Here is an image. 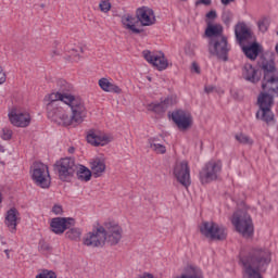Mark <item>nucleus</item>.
<instances>
[{"instance_id":"obj_30","label":"nucleus","mask_w":278,"mask_h":278,"mask_svg":"<svg viewBox=\"0 0 278 278\" xmlns=\"http://www.w3.org/2000/svg\"><path fill=\"white\" fill-rule=\"evenodd\" d=\"M235 139L239 144H245L247 147H253L254 140L244 132H239L235 136Z\"/></svg>"},{"instance_id":"obj_37","label":"nucleus","mask_w":278,"mask_h":278,"mask_svg":"<svg viewBox=\"0 0 278 278\" xmlns=\"http://www.w3.org/2000/svg\"><path fill=\"white\" fill-rule=\"evenodd\" d=\"M36 278H58V275L53 270L43 269L36 276Z\"/></svg>"},{"instance_id":"obj_53","label":"nucleus","mask_w":278,"mask_h":278,"mask_svg":"<svg viewBox=\"0 0 278 278\" xmlns=\"http://www.w3.org/2000/svg\"><path fill=\"white\" fill-rule=\"evenodd\" d=\"M0 151L3 153L5 150L3 149V147H0Z\"/></svg>"},{"instance_id":"obj_28","label":"nucleus","mask_w":278,"mask_h":278,"mask_svg":"<svg viewBox=\"0 0 278 278\" xmlns=\"http://www.w3.org/2000/svg\"><path fill=\"white\" fill-rule=\"evenodd\" d=\"M76 177L79 181L88 182L92 179V170L85 165H79L76 172Z\"/></svg>"},{"instance_id":"obj_17","label":"nucleus","mask_w":278,"mask_h":278,"mask_svg":"<svg viewBox=\"0 0 278 278\" xmlns=\"http://www.w3.org/2000/svg\"><path fill=\"white\" fill-rule=\"evenodd\" d=\"M136 17L141 27H151L157 23L155 11L149 7H140L136 10Z\"/></svg>"},{"instance_id":"obj_21","label":"nucleus","mask_w":278,"mask_h":278,"mask_svg":"<svg viewBox=\"0 0 278 278\" xmlns=\"http://www.w3.org/2000/svg\"><path fill=\"white\" fill-rule=\"evenodd\" d=\"M18 223H21V213L16 207H12L7 211L4 216V225L10 231V233H16V227H18Z\"/></svg>"},{"instance_id":"obj_24","label":"nucleus","mask_w":278,"mask_h":278,"mask_svg":"<svg viewBox=\"0 0 278 278\" xmlns=\"http://www.w3.org/2000/svg\"><path fill=\"white\" fill-rule=\"evenodd\" d=\"M262 89L267 92V94H271V97H278V78L275 75L265 74Z\"/></svg>"},{"instance_id":"obj_19","label":"nucleus","mask_w":278,"mask_h":278,"mask_svg":"<svg viewBox=\"0 0 278 278\" xmlns=\"http://www.w3.org/2000/svg\"><path fill=\"white\" fill-rule=\"evenodd\" d=\"M105 242V229L102 226L92 232H88L84 238L85 247H103Z\"/></svg>"},{"instance_id":"obj_45","label":"nucleus","mask_w":278,"mask_h":278,"mask_svg":"<svg viewBox=\"0 0 278 278\" xmlns=\"http://www.w3.org/2000/svg\"><path fill=\"white\" fill-rule=\"evenodd\" d=\"M223 22L225 23V25H229V23H231V13H224L223 16Z\"/></svg>"},{"instance_id":"obj_20","label":"nucleus","mask_w":278,"mask_h":278,"mask_svg":"<svg viewBox=\"0 0 278 278\" xmlns=\"http://www.w3.org/2000/svg\"><path fill=\"white\" fill-rule=\"evenodd\" d=\"M122 27L130 34H142V28H140V22L138 17L132 13H125L121 16Z\"/></svg>"},{"instance_id":"obj_33","label":"nucleus","mask_w":278,"mask_h":278,"mask_svg":"<svg viewBox=\"0 0 278 278\" xmlns=\"http://www.w3.org/2000/svg\"><path fill=\"white\" fill-rule=\"evenodd\" d=\"M65 59L68 62H79V60H81V55L79 54V51L72 49L67 51V53L65 54Z\"/></svg>"},{"instance_id":"obj_48","label":"nucleus","mask_w":278,"mask_h":278,"mask_svg":"<svg viewBox=\"0 0 278 278\" xmlns=\"http://www.w3.org/2000/svg\"><path fill=\"white\" fill-rule=\"evenodd\" d=\"M216 16H217V15H216V11H210V12L206 14V17H207V18H213V20H214V18H216Z\"/></svg>"},{"instance_id":"obj_2","label":"nucleus","mask_w":278,"mask_h":278,"mask_svg":"<svg viewBox=\"0 0 278 278\" xmlns=\"http://www.w3.org/2000/svg\"><path fill=\"white\" fill-rule=\"evenodd\" d=\"M243 266V278H262V270L273 262V252L266 248H253L240 260Z\"/></svg>"},{"instance_id":"obj_6","label":"nucleus","mask_w":278,"mask_h":278,"mask_svg":"<svg viewBox=\"0 0 278 278\" xmlns=\"http://www.w3.org/2000/svg\"><path fill=\"white\" fill-rule=\"evenodd\" d=\"M54 170L58 173L59 179L61 181H72L77 173V165L75 164V159L63 157L55 162Z\"/></svg>"},{"instance_id":"obj_52","label":"nucleus","mask_w":278,"mask_h":278,"mask_svg":"<svg viewBox=\"0 0 278 278\" xmlns=\"http://www.w3.org/2000/svg\"><path fill=\"white\" fill-rule=\"evenodd\" d=\"M236 0H220L223 5H229V3H233Z\"/></svg>"},{"instance_id":"obj_3","label":"nucleus","mask_w":278,"mask_h":278,"mask_svg":"<svg viewBox=\"0 0 278 278\" xmlns=\"http://www.w3.org/2000/svg\"><path fill=\"white\" fill-rule=\"evenodd\" d=\"M235 36L242 47L244 55L252 61L257 60L262 48L257 42H253V34L251 29L244 23H239L235 27ZM247 42H252L250 46H247Z\"/></svg>"},{"instance_id":"obj_49","label":"nucleus","mask_w":278,"mask_h":278,"mask_svg":"<svg viewBox=\"0 0 278 278\" xmlns=\"http://www.w3.org/2000/svg\"><path fill=\"white\" fill-rule=\"evenodd\" d=\"M52 58H55L56 55H61L60 49H54L51 52Z\"/></svg>"},{"instance_id":"obj_54","label":"nucleus","mask_w":278,"mask_h":278,"mask_svg":"<svg viewBox=\"0 0 278 278\" xmlns=\"http://www.w3.org/2000/svg\"><path fill=\"white\" fill-rule=\"evenodd\" d=\"M5 253H8V250H5Z\"/></svg>"},{"instance_id":"obj_9","label":"nucleus","mask_w":278,"mask_h":278,"mask_svg":"<svg viewBox=\"0 0 278 278\" xmlns=\"http://www.w3.org/2000/svg\"><path fill=\"white\" fill-rule=\"evenodd\" d=\"M220 170H223V164L219 161H208L199 173V179L202 186L216 181L218 175H220Z\"/></svg>"},{"instance_id":"obj_34","label":"nucleus","mask_w":278,"mask_h":278,"mask_svg":"<svg viewBox=\"0 0 278 278\" xmlns=\"http://www.w3.org/2000/svg\"><path fill=\"white\" fill-rule=\"evenodd\" d=\"M99 10L103 14L110 13V10H112V0H100Z\"/></svg>"},{"instance_id":"obj_16","label":"nucleus","mask_w":278,"mask_h":278,"mask_svg":"<svg viewBox=\"0 0 278 278\" xmlns=\"http://www.w3.org/2000/svg\"><path fill=\"white\" fill-rule=\"evenodd\" d=\"M176 179L182 188L188 190L189 186H192V178L190 177V165L188 161H180L176 165Z\"/></svg>"},{"instance_id":"obj_41","label":"nucleus","mask_w":278,"mask_h":278,"mask_svg":"<svg viewBox=\"0 0 278 278\" xmlns=\"http://www.w3.org/2000/svg\"><path fill=\"white\" fill-rule=\"evenodd\" d=\"M197 49V46L194 43H187L185 47V53L189 56L194 55V51Z\"/></svg>"},{"instance_id":"obj_36","label":"nucleus","mask_w":278,"mask_h":278,"mask_svg":"<svg viewBox=\"0 0 278 278\" xmlns=\"http://www.w3.org/2000/svg\"><path fill=\"white\" fill-rule=\"evenodd\" d=\"M189 269L191 270V273H193V274H190V275H188V274H182L181 276H180V278H203V274H201L200 271H199V269H197V268H194V267H189Z\"/></svg>"},{"instance_id":"obj_44","label":"nucleus","mask_w":278,"mask_h":278,"mask_svg":"<svg viewBox=\"0 0 278 278\" xmlns=\"http://www.w3.org/2000/svg\"><path fill=\"white\" fill-rule=\"evenodd\" d=\"M191 73H197V75H201V67L197 62L191 64Z\"/></svg>"},{"instance_id":"obj_1","label":"nucleus","mask_w":278,"mask_h":278,"mask_svg":"<svg viewBox=\"0 0 278 278\" xmlns=\"http://www.w3.org/2000/svg\"><path fill=\"white\" fill-rule=\"evenodd\" d=\"M58 91H52L43 98L46 105V112L49 121L61 125L62 127H70L71 125V112L62 106L64 99L67 97V92L73 91V85L68 84L64 79L56 81ZM62 101V103H60Z\"/></svg>"},{"instance_id":"obj_50","label":"nucleus","mask_w":278,"mask_h":278,"mask_svg":"<svg viewBox=\"0 0 278 278\" xmlns=\"http://www.w3.org/2000/svg\"><path fill=\"white\" fill-rule=\"evenodd\" d=\"M168 118H169V121H172L173 123H175V112H169V113H168Z\"/></svg>"},{"instance_id":"obj_38","label":"nucleus","mask_w":278,"mask_h":278,"mask_svg":"<svg viewBox=\"0 0 278 278\" xmlns=\"http://www.w3.org/2000/svg\"><path fill=\"white\" fill-rule=\"evenodd\" d=\"M268 25H269V22L267 17H263L257 22V27L260 31H262L263 34L268 31Z\"/></svg>"},{"instance_id":"obj_12","label":"nucleus","mask_w":278,"mask_h":278,"mask_svg":"<svg viewBox=\"0 0 278 278\" xmlns=\"http://www.w3.org/2000/svg\"><path fill=\"white\" fill-rule=\"evenodd\" d=\"M200 231L202 236L211 240H225L227 238V229L214 222H203Z\"/></svg>"},{"instance_id":"obj_13","label":"nucleus","mask_w":278,"mask_h":278,"mask_svg":"<svg viewBox=\"0 0 278 278\" xmlns=\"http://www.w3.org/2000/svg\"><path fill=\"white\" fill-rule=\"evenodd\" d=\"M208 51L212 55H216L218 60L227 62V60H229V58L227 56L229 53L227 37L212 38L210 41Z\"/></svg>"},{"instance_id":"obj_40","label":"nucleus","mask_w":278,"mask_h":278,"mask_svg":"<svg viewBox=\"0 0 278 278\" xmlns=\"http://www.w3.org/2000/svg\"><path fill=\"white\" fill-rule=\"evenodd\" d=\"M52 214H54L55 216H62V214H64V207L62 206V204H54L52 206L51 210Z\"/></svg>"},{"instance_id":"obj_35","label":"nucleus","mask_w":278,"mask_h":278,"mask_svg":"<svg viewBox=\"0 0 278 278\" xmlns=\"http://www.w3.org/2000/svg\"><path fill=\"white\" fill-rule=\"evenodd\" d=\"M65 236L70 240H79V238H81V230L79 228H72L66 232Z\"/></svg>"},{"instance_id":"obj_15","label":"nucleus","mask_w":278,"mask_h":278,"mask_svg":"<svg viewBox=\"0 0 278 278\" xmlns=\"http://www.w3.org/2000/svg\"><path fill=\"white\" fill-rule=\"evenodd\" d=\"M175 125L181 134L190 131V129H192V125H194L192 114L185 110H177L175 112Z\"/></svg>"},{"instance_id":"obj_32","label":"nucleus","mask_w":278,"mask_h":278,"mask_svg":"<svg viewBox=\"0 0 278 278\" xmlns=\"http://www.w3.org/2000/svg\"><path fill=\"white\" fill-rule=\"evenodd\" d=\"M262 68L264 71V76L265 75H273V72L276 71L275 68V61L269 60V61H263L262 62Z\"/></svg>"},{"instance_id":"obj_14","label":"nucleus","mask_w":278,"mask_h":278,"mask_svg":"<svg viewBox=\"0 0 278 278\" xmlns=\"http://www.w3.org/2000/svg\"><path fill=\"white\" fill-rule=\"evenodd\" d=\"M86 138L91 147H108L114 140L112 135L96 129L89 130Z\"/></svg>"},{"instance_id":"obj_31","label":"nucleus","mask_w":278,"mask_h":278,"mask_svg":"<svg viewBox=\"0 0 278 278\" xmlns=\"http://www.w3.org/2000/svg\"><path fill=\"white\" fill-rule=\"evenodd\" d=\"M147 110L149 112H154V114H159V115H162L165 113L164 111V105L162 104V102H152V103H149L147 105Z\"/></svg>"},{"instance_id":"obj_23","label":"nucleus","mask_w":278,"mask_h":278,"mask_svg":"<svg viewBox=\"0 0 278 278\" xmlns=\"http://www.w3.org/2000/svg\"><path fill=\"white\" fill-rule=\"evenodd\" d=\"M73 223L72 218L66 217H54L50 222V228L53 233L56 236H62L70 225Z\"/></svg>"},{"instance_id":"obj_51","label":"nucleus","mask_w":278,"mask_h":278,"mask_svg":"<svg viewBox=\"0 0 278 278\" xmlns=\"http://www.w3.org/2000/svg\"><path fill=\"white\" fill-rule=\"evenodd\" d=\"M139 278H155V277H153L152 274H150V273H144Z\"/></svg>"},{"instance_id":"obj_26","label":"nucleus","mask_w":278,"mask_h":278,"mask_svg":"<svg viewBox=\"0 0 278 278\" xmlns=\"http://www.w3.org/2000/svg\"><path fill=\"white\" fill-rule=\"evenodd\" d=\"M98 85L103 92H112L113 94H121L123 92V89L112 78L102 77L99 79Z\"/></svg>"},{"instance_id":"obj_5","label":"nucleus","mask_w":278,"mask_h":278,"mask_svg":"<svg viewBox=\"0 0 278 278\" xmlns=\"http://www.w3.org/2000/svg\"><path fill=\"white\" fill-rule=\"evenodd\" d=\"M64 103L71 108L72 114H70V125H81L87 114L84 101L79 98H75L71 91H67V97L64 99Z\"/></svg>"},{"instance_id":"obj_7","label":"nucleus","mask_w":278,"mask_h":278,"mask_svg":"<svg viewBox=\"0 0 278 278\" xmlns=\"http://www.w3.org/2000/svg\"><path fill=\"white\" fill-rule=\"evenodd\" d=\"M31 179L39 188H50L51 174H49V166L45 163H34L30 170Z\"/></svg>"},{"instance_id":"obj_55","label":"nucleus","mask_w":278,"mask_h":278,"mask_svg":"<svg viewBox=\"0 0 278 278\" xmlns=\"http://www.w3.org/2000/svg\"><path fill=\"white\" fill-rule=\"evenodd\" d=\"M180 1H187V0H180Z\"/></svg>"},{"instance_id":"obj_10","label":"nucleus","mask_w":278,"mask_h":278,"mask_svg":"<svg viewBox=\"0 0 278 278\" xmlns=\"http://www.w3.org/2000/svg\"><path fill=\"white\" fill-rule=\"evenodd\" d=\"M102 228L105 233V242L112 247L118 244L123 240V227L116 220L109 219L104 222Z\"/></svg>"},{"instance_id":"obj_8","label":"nucleus","mask_w":278,"mask_h":278,"mask_svg":"<svg viewBox=\"0 0 278 278\" xmlns=\"http://www.w3.org/2000/svg\"><path fill=\"white\" fill-rule=\"evenodd\" d=\"M257 103L260 111L256 113V118H261V121H264L265 123H270V121L275 118L273 111H270V108H273V104L275 103L274 96L266 91L262 92L258 94Z\"/></svg>"},{"instance_id":"obj_27","label":"nucleus","mask_w":278,"mask_h":278,"mask_svg":"<svg viewBox=\"0 0 278 278\" xmlns=\"http://www.w3.org/2000/svg\"><path fill=\"white\" fill-rule=\"evenodd\" d=\"M205 36L211 39L223 37V26L220 24H208L207 28L205 29Z\"/></svg>"},{"instance_id":"obj_46","label":"nucleus","mask_w":278,"mask_h":278,"mask_svg":"<svg viewBox=\"0 0 278 278\" xmlns=\"http://www.w3.org/2000/svg\"><path fill=\"white\" fill-rule=\"evenodd\" d=\"M195 5H212V0H198Z\"/></svg>"},{"instance_id":"obj_42","label":"nucleus","mask_w":278,"mask_h":278,"mask_svg":"<svg viewBox=\"0 0 278 278\" xmlns=\"http://www.w3.org/2000/svg\"><path fill=\"white\" fill-rule=\"evenodd\" d=\"M1 138H2V140H12V129L3 128Z\"/></svg>"},{"instance_id":"obj_39","label":"nucleus","mask_w":278,"mask_h":278,"mask_svg":"<svg viewBox=\"0 0 278 278\" xmlns=\"http://www.w3.org/2000/svg\"><path fill=\"white\" fill-rule=\"evenodd\" d=\"M161 103L163 104L165 112H168V110H173V105H174L173 98H166L163 101H161Z\"/></svg>"},{"instance_id":"obj_22","label":"nucleus","mask_w":278,"mask_h":278,"mask_svg":"<svg viewBox=\"0 0 278 278\" xmlns=\"http://www.w3.org/2000/svg\"><path fill=\"white\" fill-rule=\"evenodd\" d=\"M241 76L245 81L250 84H257L262 79V73L260 70L255 68L251 63H245L241 67Z\"/></svg>"},{"instance_id":"obj_4","label":"nucleus","mask_w":278,"mask_h":278,"mask_svg":"<svg viewBox=\"0 0 278 278\" xmlns=\"http://www.w3.org/2000/svg\"><path fill=\"white\" fill-rule=\"evenodd\" d=\"M231 223L243 238H253V233H255V227L253 226V219L249 213L243 211H237L233 213Z\"/></svg>"},{"instance_id":"obj_43","label":"nucleus","mask_w":278,"mask_h":278,"mask_svg":"<svg viewBox=\"0 0 278 278\" xmlns=\"http://www.w3.org/2000/svg\"><path fill=\"white\" fill-rule=\"evenodd\" d=\"M8 79V75L5 74V71L3 70V66L0 65V86H3Z\"/></svg>"},{"instance_id":"obj_18","label":"nucleus","mask_w":278,"mask_h":278,"mask_svg":"<svg viewBox=\"0 0 278 278\" xmlns=\"http://www.w3.org/2000/svg\"><path fill=\"white\" fill-rule=\"evenodd\" d=\"M142 55L144 60H147L149 64H152L154 68H157V71H165V68H168V61L166 60V56H164V53L144 50Z\"/></svg>"},{"instance_id":"obj_11","label":"nucleus","mask_w":278,"mask_h":278,"mask_svg":"<svg viewBox=\"0 0 278 278\" xmlns=\"http://www.w3.org/2000/svg\"><path fill=\"white\" fill-rule=\"evenodd\" d=\"M9 121L13 127H29L31 125V113L27 109L13 108L8 113Z\"/></svg>"},{"instance_id":"obj_29","label":"nucleus","mask_w":278,"mask_h":278,"mask_svg":"<svg viewBox=\"0 0 278 278\" xmlns=\"http://www.w3.org/2000/svg\"><path fill=\"white\" fill-rule=\"evenodd\" d=\"M148 144L154 153H157L159 155H164L166 153V147L164 144L157 143V139L150 138L148 139Z\"/></svg>"},{"instance_id":"obj_25","label":"nucleus","mask_w":278,"mask_h":278,"mask_svg":"<svg viewBox=\"0 0 278 278\" xmlns=\"http://www.w3.org/2000/svg\"><path fill=\"white\" fill-rule=\"evenodd\" d=\"M89 165L93 177H101L108 168L105 165V155L100 154L98 156H94L89 161Z\"/></svg>"},{"instance_id":"obj_47","label":"nucleus","mask_w":278,"mask_h":278,"mask_svg":"<svg viewBox=\"0 0 278 278\" xmlns=\"http://www.w3.org/2000/svg\"><path fill=\"white\" fill-rule=\"evenodd\" d=\"M214 90H216V87L208 85L204 87V92H206V94H212V92H214Z\"/></svg>"}]
</instances>
